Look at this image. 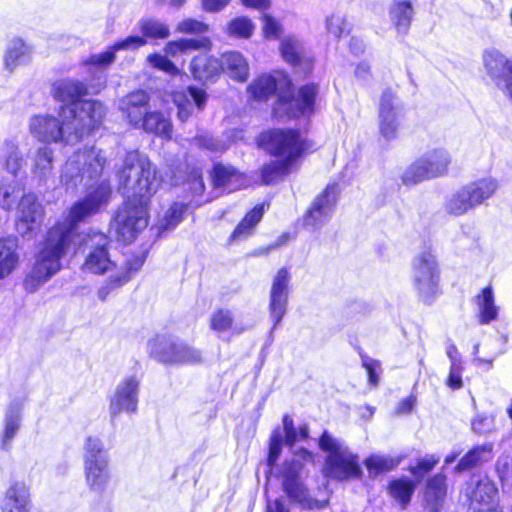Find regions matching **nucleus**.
Listing matches in <instances>:
<instances>
[{
    "mask_svg": "<svg viewBox=\"0 0 512 512\" xmlns=\"http://www.w3.org/2000/svg\"><path fill=\"white\" fill-rule=\"evenodd\" d=\"M212 182L216 188L232 192L247 185L246 176L232 166L216 164L211 174Z\"/></svg>",
    "mask_w": 512,
    "mask_h": 512,
    "instance_id": "26",
    "label": "nucleus"
},
{
    "mask_svg": "<svg viewBox=\"0 0 512 512\" xmlns=\"http://www.w3.org/2000/svg\"><path fill=\"white\" fill-rule=\"evenodd\" d=\"M0 162L10 174L16 176L24 165L23 156L13 141H6L0 148Z\"/></svg>",
    "mask_w": 512,
    "mask_h": 512,
    "instance_id": "34",
    "label": "nucleus"
},
{
    "mask_svg": "<svg viewBox=\"0 0 512 512\" xmlns=\"http://www.w3.org/2000/svg\"><path fill=\"white\" fill-rule=\"evenodd\" d=\"M140 29L144 36L154 39H165L170 35L168 26L154 19H145L140 22Z\"/></svg>",
    "mask_w": 512,
    "mask_h": 512,
    "instance_id": "51",
    "label": "nucleus"
},
{
    "mask_svg": "<svg viewBox=\"0 0 512 512\" xmlns=\"http://www.w3.org/2000/svg\"><path fill=\"white\" fill-rule=\"evenodd\" d=\"M177 105L178 119L185 122L193 113V107L203 110L207 102V93L204 89L191 86L186 93H177L174 96Z\"/></svg>",
    "mask_w": 512,
    "mask_h": 512,
    "instance_id": "23",
    "label": "nucleus"
},
{
    "mask_svg": "<svg viewBox=\"0 0 512 512\" xmlns=\"http://www.w3.org/2000/svg\"><path fill=\"white\" fill-rule=\"evenodd\" d=\"M285 443V435L279 429H275L270 438V446H269V456H268V464L273 466L278 460L282 446Z\"/></svg>",
    "mask_w": 512,
    "mask_h": 512,
    "instance_id": "56",
    "label": "nucleus"
},
{
    "mask_svg": "<svg viewBox=\"0 0 512 512\" xmlns=\"http://www.w3.org/2000/svg\"><path fill=\"white\" fill-rule=\"evenodd\" d=\"M210 327L219 335L228 331L241 333V329H237L234 325V316L231 310L220 308L214 311L210 317Z\"/></svg>",
    "mask_w": 512,
    "mask_h": 512,
    "instance_id": "41",
    "label": "nucleus"
},
{
    "mask_svg": "<svg viewBox=\"0 0 512 512\" xmlns=\"http://www.w3.org/2000/svg\"><path fill=\"white\" fill-rule=\"evenodd\" d=\"M209 40L203 39H181L178 41H170L165 46L167 55L175 57L179 54L186 53L191 50H197L202 47H207Z\"/></svg>",
    "mask_w": 512,
    "mask_h": 512,
    "instance_id": "46",
    "label": "nucleus"
},
{
    "mask_svg": "<svg viewBox=\"0 0 512 512\" xmlns=\"http://www.w3.org/2000/svg\"><path fill=\"white\" fill-rule=\"evenodd\" d=\"M470 200L471 198L467 196V192L462 187L447 200L446 211L452 215H463L474 208Z\"/></svg>",
    "mask_w": 512,
    "mask_h": 512,
    "instance_id": "47",
    "label": "nucleus"
},
{
    "mask_svg": "<svg viewBox=\"0 0 512 512\" xmlns=\"http://www.w3.org/2000/svg\"><path fill=\"white\" fill-rule=\"evenodd\" d=\"M109 240L103 233H93L89 236L86 245L89 251L86 255L83 269L93 274H105L110 272V276L98 289V297L105 301L108 296L125 285L132 277V274L138 271L143 265V259L133 257L127 260L123 265L118 266L107 250Z\"/></svg>",
    "mask_w": 512,
    "mask_h": 512,
    "instance_id": "4",
    "label": "nucleus"
},
{
    "mask_svg": "<svg viewBox=\"0 0 512 512\" xmlns=\"http://www.w3.org/2000/svg\"><path fill=\"white\" fill-rule=\"evenodd\" d=\"M195 141L199 147L205 148L212 152H223L230 146L229 141L219 139V138H214L213 136H211L209 134L199 135L195 139Z\"/></svg>",
    "mask_w": 512,
    "mask_h": 512,
    "instance_id": "55",
    "label": "nucleus"
},
{
    "mask_svg": "<svg viewBox=\"0 0 512 512\" xmlns=\"http://www.w3.org/2000/svg\"><path fill=\"white\" fill-rule=\"evenodd\" d=\"M399 463L400 459L384 455H371L364 461V464L371 476L388 472L397 467Z\"/></svg>",
    "mask_w": 512,
    "mask_h": 512,
    "instance_id": "44",
    "label": "nucleus"
},
{
    "mask_svg": "<svg viewBox=\"0 0 512 512\" xmlns=\"http://www.w3.org/2000/svg\"><path fill=\"white\" fill-rule=\"evenodd\" d=\"M29 58V48L21 39H14L10 42L6 57L5 65L7 69L12 71L17 65L25 63Z\"/></svg>",
    "mask_w": 512,
    "mask_h": 512,
    "instance_id": "42",
    "label": "nucleus"
},
{
    "mask_svg": "<svg viewBox=\"0 0 512 512\" xmlns=\"http://www.w3.org/2000/svg\"><path fill=\"white\" fill-rule=\"evenodd\" d=\"M111 197V186L101 182L87 196L75 203L68 218L52 227L43 242L39 244L34 262L25 280L24 287L28 292H35L61 269V259L69 250L75 236V226L86 217L97 213L107 205Z\"/></svg>",
    "mask_w": 512,
    "mask_h": 512,
    "instance_id": "1",
    "label": "nucleus"
},
{
    "mask_svg": "<svg viewBox=\"0 0 512 512\" xmlns=\"http://www.w3.org/2000/svg\"><path fill=\"white\" fill-rule=\"evenodd\" d=\"M312 454L306 449L293 452L291 459L285 460L280 471L282 486L287 496L306 509H320L326 506V501H320L310 496L307 488L300 479L304 463L312 461Z\"/></svg>",
    "mask_w": 512,
    "mask_h": 512,
    "instance_id": "7",
    "label": "nucleus"
},
{
    "mask_svg": "<svg viewBox=\"0 0 512 512\" xmlns=\"http://www.w3.org/2000/svg\"><path fill=\"white\" fill-rule=\"evenodd\" d=\"M190 70L196 80L213 81L221 73V63L213 56L199 54L193 58Z\"/></svg>",
    "mask_w": 512,
    "mask_h": 512,
    "instance_id": "28",
    "label": "nucleus"
},
{
    "mask_svg": "<svg viewBox=\"0 0 512 512\" xmlns=\"http://www.w3.org/2000/svg\"><path fill=\"white\" fill-rule=\"evenodd\" d=\"M462 363L461 364H451L449 376L447 379V385L452 389H459L462 387Z\"/></svg>",
    "mask_w": 512,
    "mask_h": 512,
    "instance_id": "64",
    "label": "nucleus"
},
{
    "mask_svg": "<svg viewBox=\"0 0 512 512\" xmlns=\"http://www.w3.org/2000/svg\"><path fill=\"white\" fill-rule=\"evenodd\" d=\"M140 381L135 376L125 377L117 385L110 401V415L115 418L122 412L134 413L137 410Z\"/></svg>",
    "mask_w": 512,
    "mask_h": 512,
    "instance_id": "17",
    "label": "nucleus"
},
{
    "mask_svg": "<svg viewBox=\"0 0 512 512\" xmlns=\"http://www.w3.org/2000/svg\"><path fill=\"white\" fill-rule=\"evenodd\" d=\"M221 72H225L231 79L245 82L249 78V64L247 59L237 51L226 52L221 57Z\"/></svg>",
    "mask_w": 512,
    "mask_h": 512,
    "instance_id": "27",
    "label": "nucleus"
},
{
    "mask_svg": "<svg viewBox=\"0 0 512 512\" xmlns=\"http://www.w3.org/2000/svg\"><path fill=\"white\" fill-rule=\"evenodd\" d=\"M362 366L368 374V382L372 386H376L379 382L380 363L368 356H361Z\"/></svg>",
    "mask_w": 512,
    "mask_h": 512,
    "instance_id": "61",
    "label": "nucleus"
},
{
    "mask_svg": "<svg viewBox=\"0 0 512 512\" xmlns=\"http://www.w3.org/2000/svg\"><path fill=\"white\" fill-rule=\"evenodd\" d=\"M486 73L500 88L512 75V60L497 50H487L483 54Z\"/></svg>",
    "mask_w": 512,
    "mask_h": 512,
    "instance_id": "22",
    "label": "nucleus"
},
{
    "mask_svg": "<svg viewBox=\"0 0 512 512\" xmlns=\"http://www.w3.org/2000/svg\"><path fill=\"white\" fill-rule=\"evenodd\" d=\"M146 44V40L140 36H128L124 40L116 42L107 51L92 55L86 64L96 68L105 69L115 60V53L120 50H136Z\"/></svg>",
    "mask_w": 512,
    "mask_h": 512,
    "instance_id": "24",
    "label": "nucleus"
},
{
    "mask_svg": "<svg viewBox=\"0 0 512 512\" xmlns=\"http://www.w3.org/2000/svg\"><path fill=\"white\" fill-rule=\"evenodd\" d=\"M429 179H432V177L421 158L408 166L401 176L402 183L406 186L417 185Z\"/></svg>",
    "mask_w": 512,
    "mask_h": 512,
    "instance_id": "43",
    "label": "nucleus"
},
{
    "mask_svg": "<svg viewBox=\"0 0 512 512\" xmlns=\"http://www.w3.org/2000/svg\"><path fill=\"white\" fill-rule=\"evenodd\" d=\"M83 461L86 483L90 490L103 493L110 482L109 458L102 440L96 436L85 439Z\"/></svg>",
    "mask_w": 512,
    "mask_h": 512,
    "instance_id": "9",
    "label": "nucleus"
},
{
    "mask_svg": "<svg viewBox=\"0 0 512 512\" xmlns=\"http://www.w3.org/2000/svg\"><path fill=\"white\" fill-rule=\"evenodd\" d=\"M403 117V108L396 94L389 89L385 90L381 95L378 109L380 135L387 141L396 139Z\"/></svg>",
    "mask_w": 512,
    "mask_h": 512,
    "instance_id": "13",
    "label": "nucleus"
},
{
    "mask_svg": "<svg viewBox=\"0 0 512 512\" xmlns=\"http://www.w3.org/2000/svg\"><path fill=\"white\" fill-rule=\"evenodd\" d=\"M492 449V444H484L475 447L460 460L456 469L463 471L489 461L492 458Z\"/></svg>",
    "mask_w": 512,
    "mask_h": 512,
    "instance_id": "39",
    "label": "nucleus"
},
{
    "mask_svg": "<svg viewBox=\"0 0 512 512\" xmlns=\"http://www.w3.org/2000/svg\"><path fill=\"white\" fill-rule=\"evenodd\" d=\"M137 128H142L146 132L154 133L166 139H169L172 134L170 119L157 111H148Z\"/></svg>",
    "mask_w": 512,
    "mask_h": 512,
    "instance_id": "32",
    "label": "nucleus"
},
{
    "mask_svg": "<svg viewBox=\"0 0 512 512\" xmlns=\"http://www.w3.org/2000/svg\"><path fill=\"white\" fill-rule=\"evenodd\" d=\"M289 88L290 81L286 76L263 74L249 84L247 93L256 101H266L277 93L278 100L273 110L278 117H282L284 114L289 118L311 115L315 110V101L319 93L318 86L315 84L304 85L292 98H288L284 92Z\"/></svg>",
    "mask_w": 512,
    "mask_h": 512,
    "instance_id": "3",
    "label": "nucleus"
},
{
    "mask_svg": "<svg viewBox=\"0 0 512 512\" xmlns=\"http://www.w3.org/2000/svg\"><path fill=\"white\" fill-rule=\"evenodd\" d=\"M107 164L106 153L96 147H85L73 153L63 166L60 180L67 190L101 176Z\"/></svg>",
    "mask_w": 512,
    "mask_h": 512,
    "instance_id": "6",
    "label": "nucleus"
},
{
    "mask_svg": "<svg viewBox=\"0 0 512 512\" xmlns=\"http://www.w3.org/2000/svg\"><path fill=\"white\" fill-rule=\"evenodd\" d=\"M30 132L42 142L62 141L66 144H74V142L67 141L70 133V123L64 118H61L60 121L49 115L34 116L30 120Z\"/></svg>",
    "mask_w": 512,
    "mask_h": 512,
    "instance_id": "14",
    "label": "nucleus"
},
{
    "mask_svg": "<svg viewBox=\"0 0 512 512\" xmlns=\"http://www.w3.org/2000/svg\"><path fill=\"white\" fill-rule=\"evenodd\" d=\"M260 144L272 156L296 164L307 148L302 135L292 129H272L265 132L260 137Z\"/></svg>",
    "mask_w": 512,
    "mask_h": 512,
    "instance_id": "11",
    "label": "nucleus"
},
{
    "mask_svg": "<svg viewBox=\"0 0 512 512\" xmlns=\"http://www.w3.org/2000/svg\"><path fill=\"white\" fill-rule=\"evenodd\" d=\"M319 447L325 452L323 475L338 481L357 479L362 475L359 457L340 439L324 431L319 439Z\"/></svg>",
    "mask_w": 512,
    "mask_h": 512,
    "instance_id": "5",
    "label": "nucleus"
},
{
    "mask_svg": "<svg viewBox=\"0 0 512 512\" xmlns=\"http://www.w3.org/2000/svg\"><path fill=\"white\" fill-rule=\"evenodd\" d=\"M446 494L445 476H434L427 485L425 497L431 505L433 511H437L439 502L442 501Z\"/></svg>",
    "mask_w": 512,
    "mask_h": 512,
    "instance_id": "45",
    "label": "nucleus"
},
{
    "mask_svg": "<svg viewBox=\"0 0 512 512\" xmlns=\"http://www.w3.org/2000/svg\"><path fill=\"white\" fill-rule=\"evenodd\" d=\"M263 32L267 38H278L282 33V26L279 21L268 14H264Z\"/></svg>",
    "mask_w": 512,
    "mask_h": 512,
    "instance_id": "62",
    "label": "nucleus"
},
{
    "mask_svg": "<svg viewBox=\"0 0 512 512\" xmlns=\"http://www.w3.org/2000/svg\"><path fill=\"white\" fill-rule=\"evenodd\" d=\"M119 189L127 201L119 208L114 224L123 242H131L148 225V203L161 184L156 167L138 151L128 152L118 172Z\"/></svg>",
    "mask_w": 512,
    "mask_h": 512,
    "instance_id": "2",
    "label": "nucleus"
},
{
    "mask_svg": "<svg viewBox=\"0 0 512 512\" xmlns=\"http://www.w3.org/2000/svg\"><path fill=\"white\" fill-rule=\"evenodd\" d=\"M254 30V25L246 17H238L231 20L227 26V33L238 38H249Z\"/></svg>",
    "mask_w": 512,
    "mask_h": 512,
    "instance_id": "53",
    "label": "nucleus"
},
{
    "mask_svg": "<svg viewBox=\"0 0 512 512\" xmlns=\"http://www.w3.org/2000/svg\"><path fill=\"white\" fill-rule=\"evenodd\" d=\"M23 188L16 180H2L0 183V207L6 211H11L19 197Z\"/></svg>",
    "mask_w": 512,
    "mask_h": 512,
    "instance_id": "40",
    "label": "nucleus"
},
{
    "mask_svg": "<svg viewBox=\"0 0 512 512\" xmlns=\"http://www.w3.org/2000/svg\"><path fill=\"white\" fill-rule=\"evenodd\" d=\"M177 31L188 34H203L208 31V26L195 19H184L177 26Z\"/></svg>",
    "mask_w": 512,
    "mask_h": 512,
    "instance_id": "59",
    "label": "nucleus"
},
{
    "mask_svg": "<svg viewBox=\"0 0 512 512\" xmlns=\"http://www.w3.org/2000/svg\"><path fill=\"white\" fill-rule=\"evenodd\" d=\"M297 164L289 160L276 158L261 168V182L265 185L276 183L296 170Z\"/></svg>",
    "mask_w": 512,
    "mask_h": 512,
    "instance_id": "30",
    "label": "nucleus"
},
{
    "mask_svg": "<svg viewBox=\"0 0 512 512\" xmlns=\"http://www.w3.org/2000/svg\"><path fill=\"white\" fill-rule=\"evenodd\" d=\"M106 115L104 105L96 100L78 101L63 106L60 117L70 123L68 142H78L84 136L98 129Z\"/></svg>",
    "mask_w": 512,
    "mask_h": 512,
    "instance_id": "8",
    "label": "nucleus"
},
{
    "mask_svg": "<svg viewBox=\"0 0 512 512\" xmlns=\"http://www.w3.org/2000/svg\"><path fill=\"white\" fill-rule=\"evenodd\" d=\"M183 212L184 206L179 203H174L167 210L165 218L160 223L159 229L164 231L175 227L181 221Z\"/></svg>",
    "mask_w": 512,
    "mask_h": 512,
    "instance_id": "57",
    "label": "nucleus"
},
{
    "mask_svg": "<svg viewBox=\"0 0 512 512\" xmlns=\"http://www.w3.org/2000/svg\"><path fill=\"white\" fill-rule=\"evenodd\" d=\"M54 96L62 102L76 103V99L87 93V87L77 80H61L54 84Z\"/></svg>",
    "mask_w": 512,
    "mask_h": 512,
    "instance_id": "35",
    "label": "nucleus"
},
{
    "mask_svg": "<svg viewBox=\"0 0 512 512\" xmlns=\"http://www.w3.org/2000/svg\"><path fill=\"white\" fill-rule=\"evenodd\" d=\"M471 426L477 434H488L494 429V418L488 415H477L472 420Z\"/></svg>",
    "mask_w": 512,
    "mask_h": 512,
    "instance_id": "60",
    "label": "nucleus"
},
{
    "mask_svg": "<svg viewBox=\"0 0 512 512\" xmlns=\"http://www.w3.org/2000/svg\"><path fill=\"white\" fill-rule=\"evenodd\" d=\"M414 14L413 7L409 1L395 2L390 10L392 22L399 32H406L410 26Z\"/></svg>",
    "mask_w": 512,
    "mask_h": 512,
    "instance_id": "38",
    "label": "nucleus"
},
{
    "mask_svg": "<svg viewBox=\"0 0 512 512\" xmlns=\"http://www.w3.org/2000/svg\"><path fill=\"white\" fill-rule=\"evenodd\" d=\"M290 273L286 268L278 270L273 278L269 294V313L274 328L286 314L289 298Z\"/></svg>",
    "mask_w": 512,
    "mask_h": 512,
    "instance_id": "15",
    "label": "nucleus"
},
{
    "mask_svg": "<svg viewBox=\"0 0 512 512\" xmlns=\"http://www.w3.org/2000/svg\"><path fill=\"white\" fill-rule=\"evenodd\" d=\"M53 152L48 147L40 148L34 158L33 172L39 178L47 177L52 171Z\"/></svg>",
    "mask_w": 512,
    "mask_h": 512,
    "instance_id": "50",
    "label": "nucleus"
},
{
    "mask_svg": "<svg viewBox=\"0 0 512 512\" xmlns=\"http://www.w3.org/2000/svg\"><path fill=\"white\" fill-rule=\"evenodd\" d=\"M337 189L327 186L313 202L304 218V224L312 229L321 228L331 217L336 203Z\"/></svg>",
    "mask_w": 512,
    "mask_h": 512,
    "instance_id": "18",
    "label": "nucleus"
},
{
    "mask_svg": "<svg viewBox=\"0 0 512 512\" xmlns=\"http://www.w3.org/2000/svg\"><path fill=\"white\" fill-rule=\"evenodd\" d=\"M326 29L335 38H340L347 30L345 15L340 12L332 13L326 17Z\"/></svg>",
    "mask_w": 512,
    "mask_h": 512,
    "instance_id": "54",
    "label": "nucleus"
},
{
    "mask_svg": "<svg viewBox=\"0 0 512 512\" xmlns=\"http://www.w3.org/2000/svg\"><path fill=\"white\" fill-rule=\"evenodd\" d=\"M476 304L479 310L480 323L487 324L496 319L498 308L495 305L493 291L490 286L485 287L482 293L477 296Z\"/></svg>",
    "mask_w": 512,
    "mask_h": 512,
    "instance_id": "36",
    "label": "nucleus"
},
{
    "mask_svg": "<svg viewBox=\"0 0 512 512\" xmlns=\"http://www.w3.org/2000/svg\"><path fill=\"white\" fill-rule=\"evenodd\" d=\"M149 95L144 90L129 93L119 101V109L133 127H138L148 113Z\"/></svg>",
    "mask_w": 512,
    "mask_h": 512,
    "instance_id": "21",
    "label": "nucleus"
},
{
    "mask_svg": "<svg viewBox=\"0 0 512 512\" xmlns=\"http://www.w3.org/2000/svg\"><path fill=\"white\" fill-rule=\"evenodd\" d=\"M1 512H30L31 497L29 487L23 481H13L0 497Z\"/></svg>",
    "mask_w": 512,
    "mask_h": 512,
    "instance_id": "20",
    "label": "nucleus"
},
{
    "mask_svg": "<svg viewBox=\"0 0 512 512\" xmlns=\"http://www.w3.org/2000/svg\"><path fill=\"white\" fill-rule=\"evenodd\" d=\"M21 405L13 403L9 405L4 419V432L1 440L2 449H8L21 425Z\"/></svg>",
    "mask_w": 512,
    "mask_h": 512,
    "instance_id": "33",
    "label": "nucleus"
},
{
    "mask_svg": "<svg viewBox=\"0 0 512 512\" xmlns=\"http://www.w3.org/2000/svg\"><path fill=\"white\" fill-rule=\"evenodd\" d=\"M18 240L13 236L0 238V281L8 278L20 265Z\"/></svg>",
    "mask_w": 512,
    "mask_h": 512,
    "instance_id": "25",
    "label": "nucleus"
},
{
    "mask_svg": "<svg viewBox=\"0 0 512 512\" xmlns=\"http://www.w3.org/2000/svg\"><path fill=\"white\" fill-rule=\"evenodd\" d=\"M283 433L285 435V444L292 448L296 442L308 438L309 427L307 424H303L297 431L294 427L293 419L289 415H285L283 417Z\"/></svg>",
    "mask_w": 512,
    "mask_h": 512,
    "instance_id": "48",
    "label": "nucleus"
},
{
    "mask_svg": "<svg viewBox=\"0 0 512 512\" xmlns=\"http://www.w3.org/2000/svg\"><path fill=\"white\" fill-rule=\"evenodd\" d=\"M463 187L475 208L490 199L498 190L499 184L493 177H484L472 181Z\"/></svg>",
    "mask_w": 512,
    "mask_h": 512,
    "instance_id": "29",
    "label": "nucleus"
},
{
    "mask_svg": "<svg viewBox=\"0 0 512 512\" xmlns=\"http://www.w3.org/2000/svg\"><path fill=\"white\" fill-rule=\"evenodd\" d=\"M149 64L157 69H160L168 74L176 75L179 69L164 55L151 54L147 57Z\"/></svg>",
    "mask_w": 512,
    "mask_h": 512,
    "instance_id": "58",
    "label": "nucleus"
},
{
    "mask_svg": "<svg viewBox=\"0 0 512 512\" xmlns=\"http://www.w3.org/2000/svg\"><path fill=\"white\" fill-rule=\"evenodd\" d=\"M43 221V209L34 194L22 195L18 205L16 229L23 237H30Z\"/></svg>",
    "mask_w": 512,
    "mask_h": 512,
    "instance_id": "16",
    "label": "nucleus"
},
{
    "mask_svg": "<svg viewBox=\"0 0 512 512\" xmlns=\"http://www.w3.org/2000/svg\"><path fill=\"white\" fill-rule=\"evenodd\" d=\"M420 158L425 163V167L432 178L445 175L451 163L448 151L443 148L427 151Z\"/></svg>",
    "mask_w": 512,
    "mask_h": 512,
    "instance_id": "31",
    "label": "nucleus"
},
{
    "mask_svg": "<svg viewBox=\"0 0 512 512\" xmlns=\"http://www.w3.org/2000/svg\"><path fill=\"white\" fill-rule=\"evenodd\" d=\"M415 490V485L407 479H399L390 484V495L401 504L402 508L410 502L411 496Z\"/></svg>",
    "mask_w": 512,
    "mask_h": 512,
    "instance_id": "49",
    "label": "nucleus"
},
{
    "mask_svg": "<svg viewBox=\"0 0 512 512\" xmlns=\"http://www.w3.org/2000/svg\"><path fill=\"white\" fill-rule=\"evenodd\" d=\"M439 269L431 250L417 254L412 264L413 287L422 301L429 303L439 292Z\"/></svg>",
    "mask_w": 512,
    "mask_h": 512,
    "instance_id": "12",
    "label": "nucleus"
},
{
    "mask_svg": "<svg viewBox=\"0 0 512 512\" xmlns=\"http://www.w3.org/2000/svg\"><path fill=\"white\" fill-rule=\"evenodd\" d=\"M439 462L438 458L434 456H428L419 461L416 466H413L410 471L416 477H422L425 473L433 469V467Z\"/></svg>",
    "mask_w": 512,
    "mask_h": 512,
    "instance_id": "63",
    "label": "nucleus"
},
{
    "mask_svg": "<svg viewBox=\"0 0 512 512\" xmlns=\"http://www.w3.org/2000/svg\"><path fill=\"white\" fill-rule=\"evenodd\" d=\"M280 51L282 54V57L285 61L288 63L296 66L301 61V45L300 43L291 37L285 38L281 41L280 45Z\"/></svg>",
    "mask_w": 512,
    "mask_h": 512,
    "instance_id": "52",
    "label": "nucleus"
},
{
    "mask_svg": "<svg viewBox=\"0 0 512 512\" xmlns=\"http://www.w3.org/2000/svg\"><path fill=\"white\" fill-rule=\"evenodd\" d=\"M264 214V205L255 206L250 212L246 214L243 220L237 225L231 235V240H241L248 237L254 227L260 222Z\"/></svg>",
    "mask_w": 512,
    "mask_h": 512,
    "instance_id": "37",
    "label": "nucleus"
},
{
    "mask_svg": "<svg viewBox=\"0 0 512 512\" xmlns=\"http://www.w3.org/2000/svg\"><path fill=\"white\" fill-rule=\"evenodd\" d=\"M149 354L166 364H200L203 360L200 350L171 336L157 335L148 342Z\"/></svg>",
    "mask_w": 512,
    "mask_h": 512,
    "instance_id": "10",
    "label": "nucleus"
},
{
    "mask_svg": "<svg viewBox=\"0 0 512 512\" xmlns=\"http://www.w3.org/2000/svg\"><path fill=\"white\" fill-rule=\"evenodd\" d=\"M470 509L499 503L498 488L486 475L473 476L467 488Z\"/></svg>",
    "mask_w": 512,
    "mask_h": 512,
    "instance_id": "19",
    "label": "nucleus"
}]
</instances>
